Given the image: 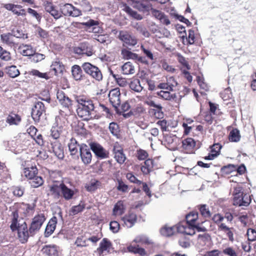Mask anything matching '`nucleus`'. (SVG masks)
<instances>
[{
	"label": "nucleus",
	"instance_id": "nucleus-1",
	"mask_svg": "<svg viewBox=\"0 0 256 256\" xmlns=\"http://www.w3.org/2000/svg\"><path fill=\"white\" fill-rule=\"evenodd\" d=\"M75 100L78 103L76 112L78 116L86 120L96 117V108L92 100L84 96H76Z\"/></svg>",
	"mask_w": 256,
	"mask_h": 256
},
{
	"label": "nucleus",
	"instance_id": "nucleus-2",
	"mask_svg": "<svg viewBox=\"0 0 256 256\" xmlns=\"http://www.w3.org/2000/svg\"><path fill=\"white\" fill-rule=\"evenodd\" d=\"M19 216L17 210L12 212L10 214L11 224L10 228L12 232L17 231L20 241L24 244L28 241L30 236H32L28 230L26 222L22 220H18Z\"/></svg>",
	"mask_w": 256,
	"mask_h": 256
},
{
	"label": "nucleus",
	"instance_id": "nucleus-3",
	"mask_svg": "<svg viewBox=\"0 0 256 256\" xmlns=\"http://www.w3.org/2000/svg\"><path fill=\"white\" fill-rule=\"evenodd\" d=\"M82 68L84 72L97 82L102 80V74L100 68L90 62H84Z\"/></svg>",
	"mask_w": 256,
	"mask_h": 256
},
{
	"label": "nucleus",
	"instance_id": "nucleus-4",
	"mask_svg": "<svg viewBox=\"0 0 256 256\" xmlns=\"http://www.w3.org/2000/svg\"><path fill=\"white\" fill-rule=\"evenodd\" d=\"M46 219L43 214H38L32 218L29 228L30 234L31 236L34 235L40 230Z\"/></svg>",
	"mask_w": 256,
	"mask_h": 256
},
{
	"label": "nucleus",
	"instance_id": "nucleus-5",
	"mask_svg": "<svg viewBox=\"0 0 256 256\" xmlns=\"http://www.w3.org/2000/svg\"><path fill=\"white\" fill-rule=\"evenodd\" d=\"M118 36L120 40L128 46H134L138 44V40L135 36L126 30H120Z\"/></svg>",
	"mask_w": 256,
	"mask_h": 256
},
{
	"label": "nucleus",
	"instance_id": "nucleus-6",
	"mask_svg": "<svg viewBox=\"0 0 256 256\" xmlns=\"http://www.w3.org/2000/svg\"><path fill=\"white\" fill-rule=\"evenodd\" d=\"M61 13L65 16L77 17L82 15V10L70 4H66L60 6Z\"/></svg>",
	"mask_w": 256,
	"mask_h": 256
},
{
	"label": "nucleus",
	"instance_id": "nucleus-7",
	"mask_svg": "<svg viewBox=\"0 0 256 256\" xmlns=\"http://www.w3.org/2000/svg\"><path fill=\"white\" fill-rule=\"evenodd\" d=\"M128 2L140 12H148L151 9V4L148 0H128Z\"/></svg>",
	"mask_w": 256,
	"mask_h": 256
},
{
	"label": "nucleus",
	"instance_id": "nucleus-8",
	"mask_svg": "<svg viewBox=\"0 0 256 256\" xmlns=\"http://www.w3.org/2000/svg\"><path fill=\"white\" fill-rule=\"evenodd\" d=\"M110 102L112 106L118 111V107L120 104V92L118 88L111 90L108 94Z\"/></svg>",
	"mask_w": 256,
	"mask_h": 256
},
{
	"label": "nucleus",
	"instance_id": "nucleus-9",
	"mask_svg": "<svg viewBox=\"0 0 256 256\" xmlns=\"http://www.w3.org/2000/svg\"><path fill=\"white\" fill-rule=\"evenodd\" d=\"M90 147L98 158L104 159L108 158V152L99 144L92 142L90 144Z\"/></svg>",
	"mask_w": 256,
	"mask_h": 256
},
{
	"label": "nucleus",
	"instance_id": "nucleus-10",
	"mask_svg": "<svg viewBox=\"0 0 256 256\" xmlns=\"http://www.w3.org/2000/svg\"><path fill=\"white\" fill-rule=\"evenodd\" d=\"M46 112L44 104L41 102H37L32 108V116L35 122H38L40 116Z\"/></svg>",
	"mask_w": 256,
	"mask_h": 256
},
{
	"label": "nucleus",
	"instance_id": "nucleus-11",
	"mask_svg": "<svg viewBox=\"0 0 256 256\" xmlns=\"http://www.w3.org/2000/svg\"><path fill=\"white\" fill-rule=\"evenodd\" d=\"M74 52L78 54H86L91 56L93 54L92 46L86 42L80 43L78 46L74 48Z\"/></svg>",
	"mask_w": 256,
	"mask_h": 256
},
{
	"label": "nucleus",
	"instance_id": "nucleus-12",
	"mask_svg": "<svg viewBox=\"0 0 256 256\" xmlns=\"http://www.w3.org/2000/svg\"><path fill=\"white\" fill-rule=\"evenodd\" d=\"M34 204H28L25 203H21V204H15L14 206H13V210H17L18 212V210H22V212L26 216L30 215L32 214L34 212Z\"/></svg>",
	"mask_w": 256,
	"mask_h": 256
},
{
	"label": "nucleus",
	"instance_id": "nucleus-13",
	"mask_svg": "<svg viewBox=\"0 0 256 256\" xmlns=\"http://www.w3.org/2000/svg\"><path fill=\"white\" fill-rule=\"evenodd\" d=\"M80 158L84 164H88L91 162L92 155L90 150L86 145H82L80 148Z\"/></svg>",
	"mask_w": 256,
	"mask_h": 256
},
{
	"label": "nucleus",
	"instance_id": "nucleus-14",
	"mask_svg": "<svg viewBox=\"0 0 256 256\" xmlns=\"http://www.w3.org/2000/svg\"><path fill=\"white\" fill-rule=\"evenodd\" d=\"M56 97L63 106L69 108L72 106V101L62 90H58Z\"/></svg>",
	"mask_w": 256,
	"mask_h": 256
},
{
	"label": "nucleus",
	"instance_id": "nucleus-15",
	"mask_svg": "<svg viewBox=\"0 0 256 256\" xmlns=\"http://www.w3.org/2000/svg\"><path fill=\"white\" fill-rule=\"evenodd\" d=\"M0 38L2 42L10 47H16L18 42L10 32L2 34Z\"/></svg>",
	"mask_w": 256,
	"mask_h": 256
},
{
	"label": "nucleus",
	"instance_id": "nucleus-16",
	"mask_svg": "<svg viewBox=\"0 0 256 256\" xmlns=\"http://www.w3.org/2000/svg\"><path fill=\"white\" fill-rule=\"evenodd\" d=\"M251 202L250 196L246 194H244L238 198L234 200V204L238 206H248Z\"/></svg>",
	"mask_w": 256,
	"mask_h": 256
},
{
	"label": "nucleus",
	"instance_id": "nucleus-17",
	"mask_svg": "<svg viewBox=\"0 0 256 256\" xmlns=\"http://www.w3.org/2000/svg\"><path fill=\"white\" fill-rule=\"evenodd\" d=\"M52 148L55 156L59 159L64 158V148L60 143L56 141L52 143Z\"/></svg>",
	"mask_w": 256,
	"mask_h": 256
},
{
	"label": "nucleus",
	"instance_id": "nucleus-18",
	"mask_svg": "<svg viewBox=\"0 0 256 256\" xmlns=\"http://www.w3.org/2000/svg\"><path fill=\"white\" fill-rule=\"evenodd\" d=\"M136 215L133 212H129L122 218L124 224L128 228H132L136 223Z\"/></svg>",
	"mask_w": 256,
	"mask_h": 256
},
{
	"label": "nucleus",
	"instance_id": "nucleus-19",
	"mask_svg": "<svg viewBox=\"0 0 256 256\" xmlns=\"http://www.w3.org/2000/svg\"><path fill=\"white\" fill-rule=\"evenodd\" d=\"M57 224V218L56 216H53L48 222L44 232V236L48 237L54 232L56 229V224Z\"/></svg>",
	"mask_w": 256,
	"mask_h": 256
},
{
	"label": "nucleus",
	"instance_id": "nucleus-20",
	"mask_svg": "<svg viewBox=\"0 0 256 256\" xmlns=\"http://www.w3.org/2000/svg\"><path fill=\"white\" fill-rule=\"evenodd\" d=\"M195 224L191 226L188 224L187 226H184L182 224L177 226L176 231L180 233H184L187 235H194L195 234Z\"/></svg>",
	"mask_w": 256,
	"mask_h": 256
},
{
	"label": "nucleus",
	"instance_id": "nucleus-21",
	"mask_svg": "<svg viewBox=\"0 0 256 256\" xmlns=\"http://www.w3.org/2000/svg\"><path fill=\"white\" fill-rule=\"evenodd\" d=\"M42 251L48 256H58V247L54 244L46 245L43 247Z\"/></svg>",
	"mask_w": 256,
	"mask_h": 256
},
{
	"label": "nucleus",
	"instance_id": "nucleus-22",
	"mask_svg": "<svg viewBox=\"0 0 256 256\" xmlns=\"http://www.w3.org/2000/svg\"><path fill=\"white\" fill-rule=\"evenodd\" d=\"M113 151L116 162L120 164H123L126 160V156L123 152L122 149L119 146H114Z\"/></svg>",
	"mask_w": 256,
	"mask_h": 256
},
{
	"label": "nucleus",
	"instance_id": "nucleus-23",
	"mask_svg": "<svg viewBox=\"0 0 256 256\" xmlns=\"http://www.w3.org/2000/svg\"><path fill=\"white\" fill-rule=\"evenodd\" d=\"M38 174V169L36 166H32L30 167H26L24 169L22 175L24 176L28 180H30Z\"/></svg>",
	"mask_w": 256,
	"mask_h": 256
},
{
	"label": "nucleus",
	"instance_id": "nucleus-24",
	"mask_svg": "<svg viewBox=\"0 0 256 256\" xmlns=\"http://www.w3.org/2000/svg\"><path fill=\"white\" fill-rule=\"evenodd\" d=\"M218 230L224 232L226 234L227 236H228L229 240L231 242H233L234 240V228H228L227 226L225 224L221 223L220 225L218 226Z\"/></svg>",
	"mask_w": 256,
	"mask_h": 256
},
{
	"label": "nucleus",
	"instance_id": "nucleus-25",
	"mask_svg": "<svg viewBox=\"0 0 256 256\" xmlns=\"http://www.w3.org/2000/svg\"><path fill=\"white\" fill-rule=\"evenodd\" d=\"M74 194V190L67 187L64 183L62 184L61 196L66 200H71Z\"/></svg>",
	"mask_w": 256,
	"mask_h": 256
},
{
	"label": "nucleus",
	"instance_id": "nucleus-26",
	"mask_svg": "<svg viewBox=\"0 0 256 256\" xmlns=\"http://www.w3.org/2000/svg\"><path fill=\"white\" fill-rule=\"evenodd\" d=\"M111 242L107 238H104L102 239L100 244V247L98 248V252L100 254H102L105 252H108L109 249L111 246Z\"/></svg>",
	"mask_w": 256,
	"mask_h": 256
},
{
	"label": "nucleus",
	"instance_id": "nucleus-27",
	"mask_svg": "<svg viewBox=\"0 0 256 256\" xmlns=\"http://www.w3.org/2000/svg\"><path fill=\"white\" fill-rule=\"evenodd\" d=\"M122 74L125 75L132 74L135 72V68L131 62L124 63L121 68Z\"/></svg>",
	"mask_w": 256,
	"mask_h": 256
},
{
	"label": "nucleus",
	"instance_id": "nucleus-28",
	"mask_svg": "<svg viewBox=\"0 0 256 256\" xmlns=\"http://www.w3.org/2000/svg\"><path fill=\"white\" fill-rule=\"evenodd\" d=\"M62 184H54L50 186V192L51 194L53 196L54 198H58L61 196V192L62 190Z\"/></svg>",
	"mask_w": 256,
	"mask_h": 256
},
{
	"label": "nucleus",
	"instance_id": "nucleus-29",
	"mask_svg": "<svg viewBox=\"0 0 256 256\" xmlns=\"http://www.w3.org/2000/svg\"><path fill=\"white\" fill-rule=\"evenodd\" d=\"M82 24L86 27L90 28H92V30L94 33H98L100 30L99 26H97L98 24V21L94 20H89L86 22H84Z\"/></svg>",
	"mask_w": 256,
	"mask_h": 256
},
{
	"label": "nucleus",
	"instance_id": "nucleus-30",
	"mask_svg": "<svg viewBox=\"0 0 256 256\" xmlns=\"http://www.w3.org/2000/svg\"><path fill=\"white\" fill-rule=\"evenodd\" d=\"M64 69V65L60 61L54 62L50 66V70L54 72L55 75L62 74Z\"/></svg>",
	"mask_w": 256,
	"mask_h": 256
},
{
	"label": "nucleus",
	"instance_id": "nucleus-31",
	"mask_svg": "<svg viewBox=\"0 0 256 256\" xmlns=\"http://www.w3.org/2000/svg\"><path fill=\"white\" fill-rule=\"evenodd\" d=\"M182 143L183 148L190 152L196 146V142L192 138H187L183 140Z\"/></svg>",
	"mask_w": 256,
	"mask_h": 256
},
{
	"label": "nucleus",
	"instance_id": "nucleus-32",
	"mask_svg": "<svg viewBox=\"0 0 256 256\" xmlns=\"http://www.w3.org/2000/svg\"><path fill=\"white\" fill-rule=\"evenodd\" d=\"M72 75L76 80H80L83 76V72L81 68L76 64L73 66L72 68Z\"/></svg>",
	"mask_w": 256,
	"mask_h": 256
},
{
	"label": "nucleus",
	"instance_id": "nucleus-33",
	"mask_svg": "<svg viewBox=\"0 0 256 256\" xmlns=\"http://www.w3.org/2000/svg\"><path fill=\"white\" fill-rule=\"evenodd\" d=\"M157 94L162 98L166 100H174L176 98V94H170L169 90H160L157 92Z\"/></svg>",
	"mask_w": 256,
	"mask_h": 256
},
{
	"label": "nucleus",
	"instance_id": "nucleus-34",
	"mask_svg": "<svg viewBox=\"0 0 256 256\" xmlns=\"http://www.w3.org/2000/svg\"><path fill=\"white\" fill-rule=\"evenodd\" d=\"M176 228L177 226H165L160 229V232L162 235L164 236H170L174 234L176 230Z\"/></svg>",
	"mask_w": 256,
	"mask_h": 256
},
{
	"label": "nucleus",
	"instance_id": "nucleus-35",
	"mask_svg": "<svg viewBox=\"0 0 256 256\" xmlns=\"http://www.w3.org/2000/svg\"><path fill=\"white\" fill-rule=\"evenodd\" d=\"M129 86L132 90L137 92H140L143 89L140 80L138 78L132 80L129 84Z\"/></svg>",
	"mask_w": 256,
	"mask_h": 256
},
{
	"label": "nucleus",
	"instance_id": "nucleus-36",
	"mask_svg": "<svg viewBox=\"0 0 256 256\" xmlns=\"http://www.w3.org/2000/svg\"><path fill=\"white\" fill-rule=\"evenodd\" d=\"M6 121L10 125H18L21 121V118L18 114L11 113L8 116Z\"/></svg>",
	"mask_w": 256,
	"mask_h": 256
},
{
	"label": "nucleus",
	"instance_id": "nucleus-37",
	"mask_svg": "<svg viewBox=\"0 0 256 256\" xmlns=\"http://www.w3.org/2000/svg\"><path fill=\"white\" fill-rule=\"evenodd\" d=\"M123 10L128 14L137 20H141L142 16L133 10L129 6L126 4L124 5Z\"/></svg>",
	"mask_w": 256,
	"mask_h": 256
},
{
	"label": "nucleus",
	"instance_id": "nucleus-38",
	"mask_svg": "<svg viewBox=\"0 0 256 256\" xmlns=\"http://www.w3.org/2000/svg\"><path fill=\"white\" fill-rule=\"evenodd\" d=\"M6 74L9 76L14 78L20 74L19 70L16 66H11L6 68Z\"/></svg>",
	"mask_w": 256,
	"mask_h": 256
},
{
	"label": "nucleus",
	"instance_id": "nucleus-39",
	"mask_svg": "<svg viewBox=\"0 0 256 256\" xmlns=\"http://www.w3.org/2000/svg\"><path fill=\"white\" fill-rule=\"evenodd\" d=\"M198 218V214L197 212H192L186 216V220L187 224L193 226L196 224V222Z\"/></svg>",
	"mask_w": 256,
	"mask_h": 256
},
{
	"label": "nucleus",
	"instance_id": "nucleus-40",
	"mask_svg": "<svg viewBox=\"0 0 256 256\" xmlns=\"http://www.w3.org/2000/svg\"><path fill=\"white\" fill-rule=\"evenodd\" d=\"M121 54L122 58L124 60L132 59L134 60L138 58V54H136L134 53L126 48H123L122 50Z\"/></svg>",
	"mask_w": 256,
	"mask_h": 256
},
{
	"label": "nucleus",
	"instance_id": "nucleus-41",
	"mask_svg": "<svg viewBox=\"0 0 256 256\" xmlns=\"http://www.w3.org/2000/svg\"><path fill=\"white\" fill-rule=\"evenodd\" d=\"M100 182L95 179L92 180L90 183L86 186V190L89 192H93L100 186Z\"/></svg>",
	"mask_w": 256,
	"mask_h": 256
},
{
	"label": "nucleus",
	"instance_id": "nucleus-42",
	"mask_svg": "<svg viewBox=\"0 0 256 256\" xmlns=\"http://www.w3.org/2000/svg\"><path fill=\"white\" fill-rule=\"evenodd\" d=\"M124 212V206L122 201H118L113 209L114 215H122Z\"/></svg>",
	"mask_w": 256,
	"mask_h": 256
},
{
	"label": "nucleus",
	"instance_id": "nucleus-43",
	"mask_svg": "<svg viewBox=\"0 0 256 256\" xmlns=\"http://www.w3.org/2000/svg\"><path fill=\"white\" fill-rule=\"evenodd\" d=\"M68 146L72 155H74L77 152L78 145L75 139L72 138L70 140Z\"/></svg>",
	"mask_w": 256,
	"mask_h": 256
},
{
	"label": "nucleus",
	"instance_id": "nucleus-44",
	"mask_svg": "<svg viewBox=\"0 0 256 256\" xmlns=\"http://www.w3.org/2000/svg\"><path fill=\"white\" fill-rule=\"evenodd\" d=\"M44 180L41 176H35L34 178L30 180V183L34 188H38L42 184Z\"/></svg>",
	"mask_w": 256,
	"mask_h": 256
},
{
	"label": "nucleus",
	"instance_id": "nucleus-45",
	"mask_svg": "<svg viewBox=\"0 0 256 256\" xmlns=\"http://www.w3.org/2000/svg\"><path fill=\"white\" fill-rule=\"evenodd\" d=\"M242 190L243 188L242 184H236V185L234 186L233 191L234 200L244 194Z\"/></svg>",
	"mask_w": 256,
	"mask_h": 256
},
{
	"label": "nucleus",
	"instance_id": "nucleus-46",
	"mask_svg": "<svg viewBox=\"0 0 256 256\" xmlns=\"http://www.w3.org/2000/svg\"><path fill=\"white\" fill-rule=\"evenodd\" d=\"M240 140L239 130L237 129L232 130L229 134V140L231 142H238Z\"/></svg>",
	"mask_w": 256,
	"mask_h": 256
},
{
	"label": "nucleus",
	"instance_id": "nucleus-47",
	"mask_svg": "<svg viewBox=\"0 0 256 256\" xmlns=\"http://www.w3.org/2000/svg\"><path fill=\"white\" fill-rule=\"evenodd\" d=\"M210 240V236L206 233L198 234V240L202 245H204Z\"/></svg>",
	"mask_w": 256,
	"mask_h": 256
},
{
	"label": "nucleus",
	"instance_id": "nucleus-48",
	"mask_svg": "<svg viewBox=\"0 0 256 256\" xmlns=\"http://www.w3.org/2000/svg\"><path fill=\"white\" fill-rule=\"evenodd\" d=\"M128 249L129 252H132L135 254H139L141 256H144L146 254L144 249L140 248L138 246H130L128 248Z\"/></svg>",
	"mask_w": 256,
	"mask_h": 256
},
{
	"label": "nucleus",
	"instance_id": "nucleus-49",
	"mask_svg": "<svg viewBox=\"0 0 256 256\" xmlns=\"http://www.w3.org/2000/svg\"><path fill=\"white\" fill-rule=\"evenodd\" d=\"M199 210L201 214L206 218H209L211 216V213L206 204H202L199 206Z\"/></svg>",
	"mask_w": 256,
	"mask_h": 256
},
{
	"label": "nucleus",
	"instance_id": "nucleus-50",
	"mask_svg": "<svg viewBox=\"0 0 256 256\" xmlns=\"http://www.w3.org/2000/svg\"><path fill=\"white\" fill-rule=\"evenodd\" d=\"M109 130L111 134L116 136L119 134L120 130L118 125L114 122L110 124Z\"/></svg>",
	"mask_w": 256,
	"mask_h": 256
},
{
	"label": "nucleus",
	"instance_id": "nucleus-51",
	"mask_svg": "<svg viewBox=\"0 0 256 256\" xmlns=\"http://www.w3.org/2000/svg\"><path fill=\"white\" fill-rule=\"evenodd\" d=\"M166 83L168 87L169 91H174V88L178 85V82L172 76L166 79Z\"/></svg>",
	"mask_w": 256,
	"mask_h": 256
},
{
	"label": "nucleus",
	"instance_id": "nucleus-52",
	"mask_svg": "<svg viewBox=\"0 0 256 256\" xmlns=\"http://www.w3.org/2000/svg\"><path fill=\"white\" fill-rule=\"evenodd\" d=\"M177 59L178 62L183 66L185 67L188 70L190 69V66L188 64V62L186 60V58L184 57L181 54H178L177 55Z\"/></svg>",
	"mask_w": 256,
	"mask_h": 256
},
{
	"label": "nucleus",
	"instance_id": "nucleus-53",
	"mask_svg": "<svg viewBox=\"0 0 256 256\" xmlns=\"http://www.w3.org/2000/svg\"><path fill=\"white\" fill-rule=\"evenodd\" d=\"M24 49L22 50V54L26 56H30L31 57L32 54L35 52V50L30 45H24Z\"/></svg>",
	"mask_w": 256,
	"mask_h": 256
},
{
	"label": "nucleus",
	"instance_id": "nucleus-54",
	"mask_svg": "<svg viewBox=\"0 0 256 256\" xmlns=\"http://www.w3.org/2000/svg\"><path fill=\"white\" fill-rule=\"evenodd\" d=\"M14 38H28L26 34L22 33V31L17 30H12L10 32Z\"/></svg>",
	"mask_w": 256,
	"mask_h": 256
},
{
	"label": "nucleus",
	"instance_id": "nucleus-55",
	"mask_svg": "<svg viewBox=\"0 0 256 256\" xmlns=\"http://www.w3.org/2000/svg\"><path fill=\"white\" fill-rule=\"evenodd\" d=\"M45 58V56L43 54L36 52L32 54L30 57L32 60L34 62H38Z\"/></svg>",
	"mask_w": 256,
	"mask_h": 256
},
{
	"label": "nucleus",
	"instance_id": "nucleus-56",
	"mask_svg": "<svg viewBox=\"0 0 256 256\" xmlns=\"http://www.w3.org/2000/svg\"><path fill=\"white\" fill-rule=\"evenodd\" d=\"M84 208V204H79L77 206H72L70 210V212L72 214L75 215L78 214V212H82Z\"/></svg>",
	"mask_w": 256,
	"mask_h": 256
},
{
	"label": "nucleus",
	"instance_id": "nucleus-57",
	"mask_svg": "<svg viewBox=\"0 0 256 256\" xmlns=\"http://www.w3.org/2000/svg\"><path fill=\"white\" fill-rule=\"evenodd\" d=\"M16 8H14L12 12L18 16H25L26 12L24 9L22 8V6L20 5L15 4Z\"/></svg>",
	"mask_w": 256,
	"mask_h": 256
},
{
	"label": "nucleus",
	"instance_id": "nucleus-58",
	"mask_svg": "<svg viewBox=\"0 0 256 256\" xmlns=\"http://www.w3.org/2000/svg\"><path fill=\"white\" fill-rule=\"evenodd\" d=\"M118 185L116 187L117 190L120 192H125L128 191V186L126 184L121 180L118 179Z\"/></svg>",
	"mask_w": 256,
	"mask_h": 256
},
{
	"label": "nucleus",
	"instance_id": "nucleus-59",
	"mask_svg": "<svg viewBox=\"0 0 256 256\" xmlns=\"http://www.w3.org/2000/svg\"><path fill=\"white\" fill-rule=\"evenodd\" d=\"M134 242L136 243L150 244V242L148 238L144 235L139 236L136 238Z\"/></svg>",
	"mask_w": 256,
	"mask_h": 256
},
{
	"label": "nucleus",
	"instance_id": "nucleus-60",
	"mask_svg": "<svg viewBox=\"0 0 256 256\" xmlns=\"http://www.w3.org/2000/svg\"><path fill=\"white\" fill-rule=\"evenodd\" d=\"M30 74L40 78H44L46 80H48L49 78L46 73L41 72L36 70H32L30 72Z\"/></svg>",
	"mask_w": 256,
	"mask_h": 256
},
{
	"label": "nucleus",
	"instance_id": "nucleus-61",
	"mask_svg": "<svg viewBox=\"0 0 256 256\" xmlns=\"http://www.w3.org/2000/svg\"><path fill=\"white\" fill-rule=\"evenodd\" d=\"M80 4L82 10L84 12H90L92 10L90 3L86 0H82Z\"/></svg>",
	"mask_w": 256,
	"mask_h": 256
},
{
	"label": "nucleus",
	"instance_id": "nucleus-62",
	"mask_svg": "<svg viewBox=\"0 0 256 256\" xmlns=\"http://www.w3.org/2000/svg\"><path fill=\"white\" fill-rule=\"evenodd\" d=\"M248 240L254 241L256 240V230L252 228H248L247 230Z\"/></svg>",
	"mask_w": 256,
	"mask_h": 256
},
{
	"label": "nucleus",
	"instance_id": "nucleus-63",
	"mask_svg": "<svg viewBox=\"0 0 256 256\" xmlns=\"http://www.w3.org/2000/svg\"><path fill=\"white\" fill-rule=\"evenodd\" d=\"M120 224L116 221H112L110 224V228L114 233H116L120 230Z\"/></svg>",
	"mask_w": 256,
	"mask_h": 256
},
{
	"label": "nucleus",
	"instance_id": "nucleus-64",
	"mask_svg": "<svg viewBox=\"0 0 256 256\" xmlns=\"http://www.w3.org/2000/svg\"><path fill=\"white\" fill-rule=\"evenodd\" d=\"M0 55V58L4 60L8 61L11 59L10 52L4 50V48L2 50Z\"/></svg>",
	"mask_w": 256,
	"mask_h": 256
}]
</instances>
